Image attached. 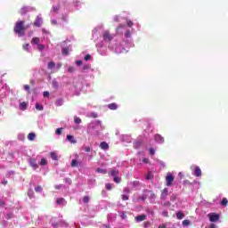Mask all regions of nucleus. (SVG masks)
<instances>
[{
    "label": "nucleus",
    "instance_id": "f257e3e1",
    "mask_svg": "<svg viewBox=\"0 0 228 228\" xmlns=\"http://www.w3.org/2000/svg\"><path fill=\"white\" fill-rule=\"evenodd\" d=\"M28 28H29V26H26L25 20H18L15 23L13 31L19 37H24V33H25L26 29H28Z\"/></svg>",
    "mask_w": 228,
    "mask_h": 228
},
{
    "label": "nucleus",
    "instance_id": "f03ea898",
    "mask_svg": "<svg viewBox=\"0 0 228 228\" xmlns=\"http://www.w3.org/2000/svg\"><path fill=\"white\" fill-rule=\"evenodd\" d=\"M102 38L104 42H111L113 40V35L109 30H105L102 34Z\"/></svg>",
    "mask_w": 228,
    "mask_h": 228
},
{
    "label": "nucleus",
    "instance_id": "7ed1b4c3",
    "mask_svg": "<svg viewBox=\"0 0 228 228\" xmlns=\"http://www.w3.org/2000/svg\"><path fill=\"white\" fill-rule=\"evenodd\" d=\"M173 183H174V175L168 173L166 176V186H172Z\"/></svg>",
    "mask_w": 228,
    "mask_h": 228
},
{
    "label": "nucleus",
    "instance_id": "20e7f679",
    "mask_svg": "<svg viewBox=\"0 0 228 228\" xmlns=\"http://www.w3.org/2000/svg\"><path fill=\"white\" fill-rule=\"evenodd\" d=\"M208 216L211 222H218V220H220V216H218L216 213H210L208 214Z\"/></svg>",
    "mask_w": 228,
    "mask_h": 228
},
{
    "label": "nucleus",
    "instance_id": "39448f33",
    "mask_svg": "<svg viewBox=\"0 0 228 228\" xmlns=\"http://www.w3.org/2000/svg\"><path fill=\"white\" fill-rule=\"evenodd\" d=\"M28 163L34 170H37V168H38V164L37 163V159L30 158L28 159Z\"/></svg>",
    "mask_w": 228,
    "mask_h": 228
},
{
    "label": "nucleus",
    "instance_id": "423d86ee",
    "mask_svg": "<svg viewBox=\"0 0 228 228\" xmlns=\"http://www.w3.org/2000/svg\"><path fill=\"white\" fill-rule=\"evenodd\" d=\"M167 197H168V189L164 188L161 191L160 199H161V200H165L166 199H167Z\"/></svg>",
    "mask_w": 228,
    "mask_h": 228
},
{
    "label": "nucleus",
    "instance_id": "0eeeda50",
    "mask_svg": "<svg viewBox=\"0 0 228 228\" xmlns=\"http://www.w3.org/2000/svg\"><path fill=\"white\" fill-rule=\"evenodd\" d=\"M193 174H194L195 177H200L202 175V170L200 169V167L199 166H196L194 167Z\"/></svg>",
    "mask_w": 228,
    "mask_h": 228
},
{
    "label": "nucleus",
    "instance_id": "6e6552de",
    "mask_svg": "<svg viewBox=\"0 0 228 228\" xmlns=\"http://www.w3.org/2000/svg\"><path fill=\"white\" fill-rule=\"evenodd\" d=\"M155 141L158 142V143H165V138L163 136H161V134H157L154 136Z\"/></svg>",
    "mask_w": 228,
    "mask_h": 228
},
{
    "label": "nucleus",
    "instance_id": "1a4fd4ad",
    "mask_svg": "<svg viewBox=\"0 0 228 228\" xmlns=\"http://www.w3.org/2000/svg\"><path fill=\"white\" fill-rule=\"evenodd\" d=\"M42 18L37 17L36 20L34 21V26H36V28H40L42 26Z\"/></svg>",
    "mask_w": 228,
    "mask_h": 228
},
{
    "label": "nucleus",
    "instance_id": "9d476101",
    "mask_svg": "<svg viewBox=\"0 0 228 228\" xmlns=\"http://www.w3.org/2000/svg\"><path fill=\"white\" fill-rule=\"evenodd\" d=\"M100 148L102 149V151H108V149H110V145L106 142H102L100 143Z\"/></svg>",
    "mask_w": 228,
    "mask_h": 228
},
{
    "label": "nucleus",
    "instance_id": "9b49d317",
    "mask_svg": "<svg viewBox=\"0 0 228 228\" xmlns=\"http://www.w3.org/2000/svg\"><path fill=\"white\" fill-rule=\"evenodd\" d=\"M20 110H21V111H26V110H28V103L26 102L20 103Z\"/></svg>",
    "mask_w": 228,
    "mask_h": 228
},
{
    "label": "nucleus",
    "instance_id": "f8f14e48",
    "mask_svg": "<svg viewBox=\"0 0 228 228\" xmlns=\"http://www.w3.org/2000/svg\"><path fill=\"white\" fill-rule=\"evenodd\" d=\"M145 218H147V216H145V215H140V216H135L136 222H143V220H145Z\"/></svg>",
    "mask_w": 228,
    "mask_h": 228
},
{
    "label": "nucleus",
    "instance_id": "ddd939ff",
    "mask_svg": "<svg viewBox=\"0 0 228 228\" xmlns=\"http://www.w3.org/2000/svg\"><path fill=\"white\" fill-rule=\"evenodd\" d=\"M109 175H111L112 177H117L118 175V169H114L110 171Z\"/></svg>",
    "mask_w": 228,
    "mask_h": 228
},
{
    "label": "nucleus",
    "instance_id": "4468645a",
    "mask_svg": "<svg viewBox=\"0 0 228 228\" xmlns=\"http://www.w3.org/2000/svg\"><path fill=\"white\" fill-rule=\"evenodd\" d=\"M108 108H109V110H118V105H117V103L113 102V103L109 104Z\"/></svg>",
    "mask_w": 228,
    "mask_h": 228
},
{
    "label": "nucleus",
    "instance_id": "2eb2a0df",
    "mask_svg": "<svg viewBox=\"0 0 228 228\" xmlns=\"http://www.w3.org/2000/svg\"><path fill=\"white\" fill-rule=\"evenodd\" d=\"M35 138H37V134H35V133H29L28 134V140H29L30 142H33Z\"/></svg>",
    "mask_w": 228,
    "mask_h": 228
},
{
    "label": "nucleus",
    "instance_id": "dca6fc26",
    "mask_svg": "<svg viewBox=\"0 0 228 228\" xmlns=\"http://www.w3.org/2000/svg\"><path fill=\"white\" fill-rule=\"evenodd\" d=\"M67 141L70 142V143H76L77 142V141L74 139V137L70 134L67 135Z\"/></svg>",
    "mask_w": 228,
    "mask_h": 228
},
{
    "label": "nucleus",
    "instance_id": "f3484780",
    "mask_svg": "<svg viewBox=\"0 0 228 228\" xmlns=\"http://www.w3.org/2000/svg\"><path fill=\"white\" fill-rule=\"evenodd\" d=\"M31 44H34L35 45H38V44H40V38L33 37L31 40Z\"/></svg>",
    "mask_w": 228,
    "mask_h": 228
},
{
    "label": "nucleus",
    "instance_id": "a211bd4d",
    "mask_svg": "<svg viewBox=\"0 0 228 228\" xmlns=\"http://www.w3.org/2000/svg\"><path fill=\"white\" fill-rule=\"evenodd\" d=\"M176 218H178V220H183L184 218V213L179 211L176 213Z\"/></svg>",
    "mask_w": 228,
    "mask_h": 228
},
{
    "label": "nucleus",
    "instance_id": "6ab92c4d",
    "mask_svg": "<svg viewBox=\"0 0 228 228\" xmlns=\"http://www.w3.org/2000/svg\"><path fill=\"white\" fill-rule=\"evenodd\" d=\"M28 12V7L24 6L20 10V15H26V13Z\"/></svg>",
    "mask_w": 228,
    "mask_h": 228
},
{
    "label": "nucleus",
    "instance_id": "aec40b11",
    "mask_svg": "<svg viewBox=\"0 0 228 228\" xmlns=\"http://www.w3.org/2000/svg\"><path fill=\"white\" fill-rule=\"evenodd\" d=\"M96 172H97V174H103V175L108 174V170L102 169L101 167L96 168Z\"/></svg>",
    "mask_w": 228,
    "mask_h": 228
},
{
    "label": "nucleus",
    "instance_id": "412c9836",
    "mask_svg": "<svg viewBox=\"0 0 228 228\" xmlns=\"http://www.w3.org/2000/svg\"><path fill=\"white\" fill-rule=\"evenodd\" d=\"M28 195L29 199H33V197H35V191H33V189L28 190Z\"/></svg>",
    "mask_w": 228,
    "mask_h": 228
},
{
    "label": "nucleus",
    "instance_id": "4be33fe9",
    "mask_svg": "<svg viewBox=\"0 0 228 228\" xmlns=\"http://www.w3.org/2000/svg\"><path fill=\"white\" fill-rule=\"evenodd\" d=\"M146 179H147V181H151V179H154V175H152V172H149L146 175Z\"/></svg>",
    "mask_w": 228,
    "mask_h": 228
},
{
    "label": "nucleus",
    "instance_id": "5701e85b",
    "mask_svg": "<svg viewBox=\"0 0 228 228\" xmlns=\"http://www.w3.org/2000/svg\"><path fill=\"white\" fill-rule=\"evenodd\" d=\"M190 224H191V223L188 219H185L182 222V225H183V227H188V225H190Z\"/></svg>",
    "mask_w": 228,
    "mask_h": 228
},
{
    "label": "nucleus",
    "instance_id": "b1692460",
    "mask_svg": "<svg viewBox=\"0 0 228 228\" xmlns=\"http://www.w3.org/2000/svg\"><path fill=\"white\" fill-rule=\"evenodd\" d=\"M54 67H56V63H54L53 61H50V62L48 63V69H49L50 70H53V69H54Z\"/></svg>",
    "mask_w": 228,
    "mask_h": 228
},
{
    "label": "nucleus",
    "instance_id": "393cba45",
    "mask_svg": "<svg viewBox=\"0 0 228 228\" xmlns=\"http://www.w3.org/2000/svg\"><path fill=\"white\" fill-rule=\"evenodd\" d=\"M55 105L56 106H63V99L61 98L59 100H56Z\"/></svg>",
    "mask_w": 228,
    "mask_h": 228
},
{
    "label": "nucleus",
    "instance_id": "a878e982",
    "mask_svg": "<svg viewBox=\"0 0 228 228\" xmlns=\"http://www.w3.org/2000/svg\"><path fill=\"white\" fill-rule=\"evenodd\" d=\"M221 206H228L227 198H223V200H221Z\"/></svg>",
    "mask_w": 228,
    "mask_h": 228
},
{
    "label": "nucleus",
    "instance_id": "bb28decb",
    "mask_svg": "<svg viewBox=\"0 0 228 228\" xmlns=\"http://www.w3.org/2000/svg\"><path fill=\"white\" fill-rule=\"evenodd\" d=\"M170 200H171V202H175V200H177V194L173 193V194L170 196Z\"/></svg>",
    "mask_w": 228,
    "mask_h": 228
},
{
    "label": "nucleus",
    "instance_id": "cd10ccee",
    "mask_svg": "<svg viewBox=\"0 0 228 228\" xmlns=\"http://www.w3.org/2000/svg\"><path fill=\"white\" fill-rule=\"evenodd\" d=\"M51 158H52V159H53V161H58V155H56V153L52 152Z\"/></svg>",
    "mask_w": 228,
    "mask_h": 228
},
{
    "label": "nucleus",
    "instance_id": "c85d7f7f",
    "mask_svg": "<svg viewBox=\"0 0 228 228\" xmlns=\"http://www.w3.org/2000/svg\"><path fill=\"white\" fill-rule=\"evenodd\" d=\"M36 110H37L38 111H42L44 110V106L40 105V103H37Z\"/></svg>",
    "mask_w": 228,
    "mask_h": 228
},
{
    "label": "nucleus",
    "instance_id": "c756f323",
    "mask_svg": "<svg viewBox=\"0 0 228 228\" xmlns=\"http://www.w3.org/2000/svg\"><path fill=\"white\" fill-rule=\"evenodd\" d=\"M122 178L120 176H116L114 177V183H117V184H118L119 183H121Z\"/></svg>",
    "mask_w": 228,
    "mask_h": 228
},
{
    "label": "nucleus",
    "instance_id": "7c9ffc66",
    "mask_svg": "<svg viewBox=\"0 0 228 228\" xmlns=\"http://www.w3.org/2000/svg\"><path fill=\"white\" fill-rule=\"evenodd\" d=\"M105 188H106V190H108L109 191H111V190H113V186H112L111 183H106V184H105Z\"/></svg>",
    "mask_w": 228,
    "mask_h": 228
},
{
    "label": "nucleus",
    "instance_id": "2f4dec72",
    "mask_svg": "<svg viewBox=\"0 0 228 228\" xmlns=\"http://www.w3.org/2000/svg\"><path fill=\"white\" fill-rule=\"evenodd\" d=\"M83 202H85V204H88L90 202V197L84 196Z\"/></svg>",
    "mask_w": 228,
    "mask_h": 228
},
{
    "label": "nucleus",
    "instance_id": "473e14b6",
    "mask_svg": "<svg viewBox=\"0 0 228 228\" xmlns=\"http://www.w3.org/2000/svg\"><path fill=\"white\" fill-rule=\"evenodd\" d=\"M52 85H53V88L58 89V86H59L58 81L53 79V82H52Z\"/></svg>",
    "mask_w": 228,
    "mask_h": 228
},
{
    "label": "nucleus",
    "instance_id": "72a5a7b5",
    "mask_svg": "<svg viewBox=\"0 0 228 228\" xmlns=\"http://www.w3.org/2000/svg\"><path fill=\"white\" fill-rule=\"evenodd\" d=\"M77 165H78V162L76 159L71 160V167H77Z\"/></svg>",
    "mask_w": 228,
    "mask_h": 228
},
{
    "label": "nucleus",
    "instance_id": "f704fd0d",
    "mask_svg": "<svg viewBox=\"0 0 228 228\" xmlns=\"http://www.w3.org/2000/svg\"><path fill=\"white\" fill-rule=\"evenodd\" d=\"M63 202H65V199H63V198H59V199H57V201H56V203L57 204H63Z\"/></svg>",
    "mask_w": 228,
    "mask_h": 228
},
{
    "label": "nucleus",
    "instance_id": "c9c22d12",
    "mask_svg": "<svg viewBox=\"0 0 228 228\" xmlns=\"http://www.w3.org/2000/svg\"><path fill=\"white\" fill-rule=\"evenodd\" d=\"M42 186H40V185H38V186H37L36 188H35V191L37 192V193H40V191H42Z\"/></svg>",
    "mask_w": 228,
    "mask_h": 228
},
{
    "label": "nucleus",
    "instance_id": "e433bc0d",
    "mask_svg": "<svg viewBox=\"0 0 228 228\" xmlns=\"http://www.w3.org/2000/svg\"><path fill=\"white\" fill-rule=\"evenodd\" d=\"M74 122H75V124H81L82 121L78 117H75L74 118Z\"/></svg>",
    "mask_w": 228,
    "mask_h": 228
},
{
    "label": "nucleus",
    "instance_id": "4c0bfd02",
    "mask_svg": "<svg viewBox=\"0 0 228 228\" xmlns=\"http://www.w3.org/2000/svg\"><path fill=\"white\" fill-rule=\"evenodd\" d=\"M24 90H26L28 94H31L30 87L28 85L24 86Z\"/></svg>",
    "mask_w": 228,
    "mask_h": 228
},
{
    "label": "nucleus",
    "instance_id": "58836bf2",
    "mask_svg": "<svg viewBox=\"0 0 228 228\" xmlns=\"http://www.w3.org/2000/svg\"><path fill=\"white\" fill-rule=\"evenodd\" d=\"M126 26H128V28H133V26H134V23H133V21H131V20H126Z\"/></svg>",
    "mask_w": 228,
    "mask_h": 228
},
{
    "label": "nucleus",
    "instance_id": "ea45409f",
    "mask_svg": "<svg viewBox=\"0 0 228 228\" xmlns=\"http://www.w3.org/2000/svg\"><path fill=\"white\" fill-rule=\"evenodd\" d=\"M156 150H154V148H150V156H154Z\"/></svg>",
    "mask_w": 228,
    "mask_h": 228
},
{
    "label": "nucleus",
    "instance_id": "a19ab883",
    "mask_svg": "<svg viewBox=\"0 0 228 228\" xmlns=\"http://www.w3.org/2000/svg\"><path fill=\"white\" fill-rule=\"evenodd\" d=\"M62 54H64L65 56H67V54H69V48H63V49H62Z\"/></svg>",
    "mask_w": 228,
    "mask_h": 228
},
{
    "label": "nucleus",
    "instance_id": "79ce46f5",
    "mask_svg": "<svg viewBox=\"0 0 228 228\" xmlns=\"http://www.w3.org/2000/svg\"><path fill=\"white\" fill-rule=\"evenodd\" d=\"M40 165H42L43 167H45V165H47V160L45 159H42Z\"/></svg>",
    "mask_w": 228,
    "mask_h": 228
},
{
    "label": "nucleus",
    "instance_id": "37998d69",
    "mask_svg": "<svg viewBox=\"0 0 228 228\" xmlns=\"http://www.w3.org/2000/svg\"><path fill=\"white\" fill-rule=\"evenodd\" d=\"M23 49H24V51H29V44H25V45H23Z\"/></svg>",
    "mask_w": 228,
    "mask_h": 228
},
{
    "label": "nucleus",
    "instance_id": "c03bdc74",
    "mask_svg": "<svg viewBox=\"0 0 228 228\" xmlns=\"http://www.w3.org/2000/svg\"><path fill=\"white\" fill-rule=\"evenodd\" d=\"M6 220H10L11 218H13V214H6L5 216Z\"/></svg>",
    "mask_w": 228,
    "mask_h": 228
},
{
    "label": "nucleus",
    "instance_id": "a18cd8bd",
    "mask_svg": "<svg viewBox=\"0 0 228 228\" xmlns=\"http://www.w3.org/2000/svg\"><path fill=\"white\" fill-rule=\"evenodd\" d=\"M163 206H165L166 208H170V206H172V203H170V201H165Z\"/></svg>",
    "mask_w": 228,
    "mask_h": 228
},
{
    "label": "nucleus",
    "instance_id": "49530a36",
    "mask_svg": "<svg viewBox=\"0 0 228 228\" xmlns=\"http://www.w3.org/2000/svg\"><path fill=\"white\" fill-rule=\"evenodd\" d=\"M162 215H163V216H165L166 218H168V210H164V211L162 212Z\"/></svg>",
    "mask_w": 228,
    "mask_h": 228
},
{
    "label": "nucleus",
    "instance_id": "de8ad7c7",
    "mask_svg": "<svg viewBox=\"0 0 228 228\" xmlns=\"http://www.w3.org/2000/svg\"><path fill=\"white\" fill-rule=\"evenodd\" d=\"M61 131H63V128H62V127L57 128L56 131H55V133H56V134H61Z\"/></svg>",
    "mask_w": 228,
    "mask_h": 228
},
{
    "label": "nucleus",
    "instance_id": "09e8293b",
    "mask_svg": "<svg viewBox=\"0 0 228 228\" xmlns=\"http://www.w3.org/2000/svg\"><path fill=\"white\" fill-rule=\"evenodd\" d=\"M121 198H122V200H129V196H127V195H126V194H123V195L121 196Z\"/></svg>",
    "mask_w": 228,
    "mask_h": 228
},
{
    "label": "nucleus",
    "instance_id": "8fccbe9b",
    "mask_svg": "<svg viewBox=\"0 0 228 228\" xmlns=\"http://www.w3.org/2000/svg\"><path fill=\"white\" fill-rule=\"evenodd\" d=\"M65 183H67V184H72V179L65 178Z\"/></svg>",
    "mask_w": 228,
    "mask_h": 228
},
{
    "label": "nucleus",
    "instance_id": "3c124183",
    "mask_svg": "<svg viewBox=\"0 0 228 228\" xmlns=\"http://www.w3.org/2000/svg\"><path fill=\"white\" fill-rule=\"evenodd\" d=\"M121 218H123L124 220H126V218H127V215L126 214V212H122L120 215Z\"/></svg>",
    "mask_w": 228,
    "mask_h": 228
},
{
    "label": "nucleus",
    "instance_id": "603ef678",
    "mask_svg": "<svg viewBox=\"0 0 228 228\" xmlns=\"http://www.w3.org/2000/svg\"><path fill=\"white\" fill-rule=\"evenodd\" d=\"M76 65H77L78 67L83 65V61H81V60L76 61Z\"/></svg>",
    "mask_w": 228,
    "mask_h": 228
},
{
    "label": "nucleus",
    "instance_id": "864d4df0",
    "mask_svg": "<svg viewBox=\"0 0 228 228\" xmlns=\"http://www.w3.org/2000/svg\"><path fill=\"white\" fill-rule=\"evenodd\" d=\"M39 51H44L45 49V46L44 45H38Z\"/></svg>",
    "mask_w": 228,
    "mask_h": 228
},
{
    "label": "nucleus",
    "instance_id": "5fc2aeb1",
    "mask_svg": "<svg viewBox=\"0 0 228 228\" xmlns=\"http://www.w3.org/2000/svg\"><path fill=\"white\" fill-rule=\"evenodd\" d=\"M91 117H92L93 118H97L98 115H97V113H95V112H91Z\"/></svg>",
    "mask_w": 228,
    "mask_h": 228
},
{
    "label": "nucleus",
    "instance_id": "6e6d98bb",
    "mask_svg": "<svg viewBox=\"0 0 228 228\" xmlns=\"http://www.w3.org/2000/svg\"><path fill=\"white\" fill-rule=\"evenodd\" d=\"M91 59H92V56L90 54H87L85 56L86 61H88V60H91Z\"/></svg>",
    "mask_w": 228,
    "mask_h": 228
},
{
    "label": "nucleus",
    "instance_id": "4d7b16f0",
    "mask_svg": "<svg viewBox=\"0 0 228 228\" xmlns=\"http://www.w3.org/2000/svg\"><path fill=\"white\" fill-rule=\"evenodd\" d=\"M88 69H90V66L85 65V66H83L82 70H83V71L88 70Z\"/></svg>",
    "mask_w": 228,
    "mask_h": 228
},
{
    "label": "nucleus",
    "instance_id": "13d9d810",
    "mask_svg": "<svg viewBox=\"0 0 228 228\" xmlns=\"http://www.w3.org/2000/svg\"><path fill=\"white\" fill-rule=\"evenodd\" d=\"M133 186H139L140 185V182L138 181H134L132 183Z\"/></svg>",
    "mask_w": 228,
    "mask_h": 228
},
{
    "label": "nucleus",
    "instance_id": "bf43d9fd",
    "mask_svg": "<svg viewBox=\"0 0 228 228\" xmlns=\"http://www.w3.org/2000/svg\"><path fill=\"white\" fill-rule=\"evenodd\" d=\"M85 151H86V152H90V151H92V148H90V146H86L85 148Z\"/></svg>",
    "mask_w": 228,
    "mask_h": 228
},
{
    "label": "nucleus",
    "instance_id": "052dcab7",
    "mask_svg": "<svg viewBox=\"0 0 228 228\" xmlns=\"http://www.w3.org/2000/svg\"><path fill=\"white\" fill-rule=\"evenodd\" d=\"M125 36L126 37V38H129V37H131V32L130 31H126Z\"/></svg>",
    "mask_w": 228,
    "mask_h": 228
},
{
    "label": "nucleus",
    "instance_id": "680f3d73",
    "mask_svg": "<svg viewBox=\"0 0 228 228\" xmlns=\"http://www.w3.org/2000/svg\"><path fill=\"white\" fill-rule=\"evenodd\" d=\"M43 95H44V97H49V92L45 91Z\"/></svg>",
    "mask_w": 228,
    "mask_h": 228
},
{
    "label": "nucleus",
    "instance_id": "e2e57ef3",
    "mask_svg": "<svg viewBox=\"0 0 228 228\" xmlns=\"http://www.w3.org/2000/svg\"><path fill=\"white\" fill-rule=\"evenodd\" d=\"M74 70H75L74 67H69L68 69V72H74Z\"/></svg>",
    "mask_w": 228,
    "mask_h": 228
},
{
    "label": "nucleus",
    "instance_id": "0e129e2a",
    "mask_svg": "<svg viewBox=\"0 0 228 228\" xmlns=\"http://www.w3.org/2000/svg\"><path fill=\"white\" fill-rule=\"evenodd\" d=\"M208 228H216V224H210V225H209Z\"/></svg>",
    "mask_w": 228,
    "mask_h": 228
},
{
    "label": "nucleus",
    "instance_id": "69168bd1",
    "mask_svg": "<svg viewBox=\"0 0 228 228\" xmlns=\"http://www.w3.org/2000/svg\"><path fill=\"white\" fill-rule=\"evenodd\" d=\"M53 227L58 228V223H52Z\"/></svg>",
    "mask_w": 228,
    "mask_h": 228
},
{
    "label": "nucleus",
    "instance_id": "338daca9",
    "mask_svg": "<svg viewBox=\"0 0 228 228\" xmlns=\"http://www.w3.org/2000/svg\"><path fill=\"white\" fill-rule=\"evenodd\" d=\"M142 163H149V159H142Z\"/></svg>",
    "mask_w": 228,
    "mask_h": 228
},
{
    "label": "nucleus",
    "instance_id": "774afa93",
    "mask_svg": "<svg viewBox=\"0 0 228 228\" xmlns=\"http://www.w3.org/2000/svg\"><path fill=\"white\" fill-rule=\"evenodd\" d=\"M159 228H167V224H160Z\"/></svg>",
    "mask_w": 228,
    "mask_h": 228
}]
</instances>
